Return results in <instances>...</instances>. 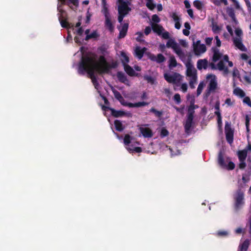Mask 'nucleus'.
Masks as SVG:
<instances>
[{
	"label": "nucleus",
	"mask_w": 251,
	"mask_h": 251,
	"mask_svg": "<svg viewBox=\"0 0 251 251\" xmlns=\"http://www.w3.org/2000/svg\"><path fill=\"white\" fill-rule=\"evenodd\" d=\"M111 66L107 63L104 56L99 57V62L96 60L95 55L90 52L83 55L78 64V73L80 75H83L87 73L89 77L91 79L95 88L97 89L99 87V83L95 75L97 72L99 74H107L110 71Z\"/></svg>",
	"instance_id": "1"
},
{
	"label": "nucleus",
	"mask_w": 251,
	"mask_h": 251,
	"mask_svg": "<svg viewBox=\"0 0 251 251\" xmlns=\"http://www.w3.org/2000/svg\"><path fill=\"white\" fill-rule=\"evenodd\" d=\"M226 162H228V165L226 164V162L225 161V159L224 157V154L222 151H220L218 153V162L219 165L222 168H226L228 170H232L235 168V164L234 163L230 161V158L229 157H227L226 158Z\"/></svg>",
	"instance_id": "2"
},
{
	"label": "nucleus",
	"mask_w": 251,
	"mask_h": 251,
	"mask_svg": "<svg viewBox=\"0 0 251 251\" xmlns=\"http://www.w3.org/2000/svg\"><path fill=\"white\" fill-rule=\"evenodd\" d=\"M237 154L239 161L238 167L240 169L243 170L247 166L245 160L248 155V152L246 150H242L238 151Z\"/></svg>",
	"instance_id": "3"
},
{
	"label": "nucleus",
	"mask_w": 251,
	"mask_h": 251,
	"mask_svg": "<svg viewBox=\"0 0 251 251\" xmlns=\"http://www.w3.org/2000/svg\"><path fill=\"white\" fill-rule=\"evenodd\" d=\"M102 109L104 110H106V109L110 110L112 116L115 118L121 117L124 116L131 117V114L129 112H126L122 110H116L114 108H110L105 105L102 106Z\"/></svg>",
	"instance_id": "4"
},
{
	"label": "nucleus",
	"mask_w": 251,
	"mask_h": 251,
	"mask_svg": "<svg viewBox=\"0 0 251 251\" xmlns=\"http://www.w3.org/2000/svg\"><path fill=\"white\" fill-rule=\"evenodd\" d=\"M118 2L119 4L118 8V13L126 15L131 10L128 5L130 3L124 0H118Z\"/></svg>",
	"instance_id": "5"
},
{
	"label": "nucleus",
	"mask_w": 251,
	"mask_h": 251,
	"mask_svg": "<svg viewBox=\"0 0 251 251\" xmlns=\"http://www.w3.org/2000/svg\"><path fill=\"white\" fill-rule=\"evenodd\" d=\"M193 50L196 55L199 56L204 53L206 50V48L204 44H201V41L198 40L196 42H193Z\"/></svg>",
	"instance_id": "6"
},
{
	"label": "nucleus",
	"mask_w": 251,
	"mask_h": 251,
	"mask_svg": "<svg viewBox=\"0 0 251 251\" xmlns=\"http://www.w3.org/2000/svg\"><path fill=\"white\" fill-rule=\"evenodd\" d=\"M225 130L227 142L230 144H232L233 141L234 130L228 122H226L225 124Z\"/></svg>",
	"instance_id": "7"
},
{
	"label": "nucleus",
	"mask_w": 251,
	"mask_h": 251,
	"mask_svg": "<svg viewBox=\"0 0 251 251\" xmlns=\"http://www.w3.org/2000/svg\"><path fill=\"white\" fill-rule=\"evenodd\" d=\"M164 77L167 82L174 84L179 82L181 79V75L177 73H175L173 75L165 73L164 75Z\"/></svg>",
	"instance_id": "8"
},
{
	"label": "nucleus",
	"mask_w": 251,
	"mask_h": 251,
	"mask_svg": "<svg viewBox=\"0 0 251 251\" xmlns=\"http://www.w3.org/2000/svg\"><path fill=\"white\" fill-rule=\"evenodd\" d=\"M186 67V75L191 77H197V70L191 63V60L189 59L185 63Z\"/></svg>",
	"instance_id": "9"
},
{
	"label": "nucleus",
	"mask_w": 251,
	"mask_h": 251,
	"mask_svg": "<svg viewBox=\"0 0 251 251\" xmlns=\"http://www.w3.org/2000/svg\"><path fill=\"white\" fill-rule=\"evenodd\" d=\"M235 208L236 209H238L240 207L244 204V194L240 190L237 192L235 196Z\"/></svg>",
	"instance_id": "10"
},
{
	"label": "nucleus",
	"mask_w": 251,
	"mask_h": 251,
	"mask_svg": "<svg viewBox=\"0 0 251 251\" xmlns=\"http://www.w3.org/2000/svg\"><path fill=\"white\" fill-rule=\"evenodd\" d=\"M206 78L207 79H210L207 88L209 89V91L214 92L217 89L218 85L216 75L212 74H209L207 75Z\"/></svg>",
	"instance_id": "11"
},
{
	"label": "nucleus",
	"mask_w": 251,
	"mask_h": 251,
	"mask_svg": "<svg viewBox=\"0 0 251 251\" xmlns=\"http://www.w3.org/2000/svg\"><path fill=\"white\" fill-rule=\"evenodd\" d=\"M193 117L187 116L186 121L184 124L185 132L187 134H189L190 132L191 128L193 124Z\"/></svg>",
	"instance_id": "12"
},
{
	"label": "nucleus",
	"mask_w": 251,
	"mask_h": 251,
	"mask_svg": "<svg viewBox=\"0 0 251 251\" xmlns=\"http://www.w3.org/2000/svg\"><path fill=\"white\" fill-rule=\"evenodd\" d=\"M118 29L119 30V34L118 36V39L124 38L126 35L127 32L128 28V24L124 23L122 27H119Z\"/></svg>",
	"instance_id": "13"
},
{
	"label": "nucleus",
	"mask_w": 251,
	"mask_h": 251,
	"mask_svg": "<svg viewBox=\"0 0 251 251\" xmlns=\"http://www.w3.org/2000/svg\"><path fill=\"white\" fill-rule=\"evenodd\" d=\"M139 130L145 138H151L153 136L152 130L149 127H140Z\"/></svg>",
	"instance_id": "14"
},
{
	"label": "nucleus",
	"mask_w": 251,
	"mask_h": 251,
	"mask_svg": "<svg viewBox=\"0 0 251 251\" xmlns=\"http://www.w3.org/2000/svg\"><path fill=\"white\" fill-rule=\"evenodd\" d=\"M166 46L168 48L173 49L174 52L180 48L175 39L172 38H170L168 40Z\"/></svg>",
	"instance_id": "15"
},
{
	"label": "nucleus",
	"mask_w": 251,
	"mask_h": 251,
	"mask_svg": "<svg viewBox=\"0 0 251 251\" xmlns=\"http://www.w3.org/2000/svg\"><path fill=\"white\" fill-rule=\"evenodd\" d=\"M147 50V48L146 47L141 48L139 46L136 47L135 49V53L136 56L139 59H141L143 57L144 54L145 53Z\"/></svg>",
	"instance_id": "16"
},
{
	"label": "nucleus",
	"mask_w": 251,
	"mask_h": 251,
	"mask_svg": "<svg viewBox=\"0 0 251 251\" xmlns=\"http://www.w3.org/2000/svg\"><path fill=\"white\" fill-rule=\"evenodd\" d=\"M208 65V63L206 59H199L197 61V67L199 70H201L202 69L206 70Z\"/></svg>",
	"instance_id": "17"
},
{
	"label": "nucleus",
	"mask_w": 251,
	"mask_h": 251,
	"mask_svg": "<svg viewBox=\"0 0 251 251\" xmlns=\"http://www.w3.org/2000/svg\"><path fill=\"white\" fill-rule=\"evenodd\" d=\"M117 76L120 82L123 83L126 85H129V81L124 73L122 72H118L117 74Z\"/></svg>",
	"instance_id": "18"
},
{
	"label": "nucleus",
	"mask_w": 251,
	"mask_h": 251,
	"mask_svg": "<svg viewBox=\"0 0 251 251\" xmlns=\"http://www.w3.org/2000/svg\"><path fill=\"white\" fill-rule=\"evenodd\" d=\"M233 43L236 47L241 51H246V48L243 44L242 40L240 38H235L233 39Z\"/></svg>",
	"instance_id": "19"
},
{
	"label": "nucleus",
	"mask_w": 251,
	"mask_h": 251,
	"mask_svg": "<svg viewBox=\"0 0 251 251\" xmlns=\"http://www.w3.org/2000/svg\"><path fill=\"white\" fill-rule=\"evenodd\" d=\"M151 28L153 31L156 33L158 35H160L162 34V31L164 30L163 27L157 24L152 23Z\"/></svg>",
	"instance_id": "20"
},
{
	"label": "nucleus",
	"mask_w": 251,
	"mask_h": 251,
	"mask_svg": "<svg viewBox=\"0 0 251 251\" xmlns=\"http://www.w3.org/2000/svg\"><path fill=\"white\" fill-rule=\"evenodd\" d=\"M124 70L125 72L130 76H133L136 75V73L133 68L128 64L123 63Z\"/></svg>",
	"instance_id": "21"
},
{
	"label": "nucleus",
	"mask_w": 251,
	"mask_h": 251,
	"mask_svg": "<svg viewBox=\"0 0 251 251\" xmlns=\"http://www.w3.org/2000/svg\"><path fill=\"white\" fill-rule=\"evenodd\" d=\"M212 49L214 53L212 60L214 62H216L221 58L222 54L220 52L219 50L217 48L213 47Z\"/></svg>",
	"instance_id": "22"
},
{
	"label": "nucleus",
	"mask_w": 251,
	"mask_h": 251,
	"mask_svg": "<svg viewBox=\"0 0 251 251\" xmlns=\"http://www.w3.org/2000/svg\"><path fill=\"white\" fill-rule=\"evenodd\" d=\"M105 26L111 32H113L114 26L111 21L110 17L105 18Z\"/></svg>",
	"instance_id": "23"
},
{
	"label": "nucleus",
	"mask_w": 251,
	"mask_h": 251,
	"mask_svg": "<svg viewBox=\"0 0 251 251\" xmlns=\"http://www.w3.org/2000/svg\"><path fill=\"white\" fill-rule=\"evenodd\" d=\"M112 92L114 95L115 98L119 101V102L122 104V103L125 101L124 98L122 97L121 94L117 90L112 89Z\"/></svg>",
	"instance_id": "24"
},
{
	"label": "nucleus",
	"mask_w": 251,
	"mask_h": 251,
	"mask_svg": "<svg viewBox=\"0 0 251 251\" xmlns=\"http://www.w3.org/2000/svg\"><path fill=\"white\" fill-rule=\"evenodd\" d=\"M198 106L197 105H195L194 104H191L188 108V113L187 116H191L194 117V115L195 113V109L198 108Z\"/></svg>",
	"instance_id": "25"
},
{
	"label": "nucleus",
	"mask_w": 251,
	"mask_h": 251,
	"mask_svg": "<svg viewBox=\"0 0 251 251\" xmlns=\"http://www.w3.org/2000/svg\"><path fill=\"white\" fill-rule=\"evenodd\" d=\"M114 123L117 131L121 132L124 130L125 127L120 120H116Z\"/></svg>",
	"instance_id": "26"
},
{
	"label": "nucleus",
	"mask_w": 251,
	"mask_h": 251,
	"mask_svg": "<svg viewBox=\"0 0 251 251\" xmlns=\"http://www.w3.org/2000/svg\"><path fill=\"white\" fill-rule=\"evenodd\" d=\"M175 52L178 55L181 61H182L183 62L185 63H186L185 62L186 59V55L185 53L182 51L180 48H179L176 50Z\"/></svg>",
	"instance_id": "27"
},
{
	"label": "nucleus",
	"mask_w": 251,
	"mask_h": 251,
	"mask_svg": "<svg viewBox=\"0 0 251 251\" xmlns=\"http://www.w3.org/2000/svg\"><path fill=\"white\" fill-rule=\"evenodd\" d=\"M60 1L62 4L69 5V3H72L75 6L78 5L79 0H59Z\"/></svg>",
	"instance_id": "28"
},
{
	"label": "nucleus",
	"mask_w": 251,
	"mask_h": 251,
	"mask_svg": "<svg viewBox=\"0 0 251 251\" xmlns=\"http://www.w3.org/2000/svg\"><path fill=\"white\" fill-rule=\"evenodd\" d=\"M250 245L249 241L247 239L239 246V251H247Z\"/></svg>",
	"instance_id": "29"
},
{
	"label": "nucleus",
	"mask_w": 251,
	"mask_h": 251,
	"mask_svg": "<svg viewBox=\"0 0 251 251\" xmlns=\"http://www.w3.org/2000/svg\"><path fill=\"white\" fill-rule=\"evenodd\" d=\"M177 62L174 56L172 55L169 61V67L170 68L176 67L177 66Z\"/></svg>",
	"instance_id": "30"
},
{
	"label": "nucleus",
	"mask_w": 251,
	"mask_h": 251,
	"mask_svg": "<svg viewBox=\"0 0 251 251\" xmlns=\"http://www.w3.org/2000/svg\"><path fill=\"white\" fill-rule=\"evenodd\" d=\"M233 93L236 96H239L241 98H243L245 96V92L239 88L235 89L233 91Z\"/></svg>",
	"instance_id": "31"
},
{
	"label": "nucleus",
	"mask_w": 251,
	"mask_h": 251,
	"mask_svg": "<svg viewBox=\"0 0 251 251\" xmlns=\"http://www.w3.org/2000/svg\"><path fill=\"white\" fill-rule=\"evenodd\" d=\"M149 111L150 112L153 113L154 114V115L158 118L161 117L163 114L162 111L157 110L154 107L151 108L150 109Z\"/></svg>",
	"instance_id": "32"
},
{
	"label": "nucleus",
	"mask_w": 251,
	"mask_h": 251,
	"mask_svg": "<svg viewBox=\"0 0 251 251\" xmlns=\"http://www.w3.org/2000/svg\"><path fill=\"white\" fill-rule=\"evenodd\" d=\"M226 13L233 20L235 19L234 10L232 8L228 7L226 10Z\"/></svg>",
	"instance_id": "33"
},
{
	"label": "nucleus",
	"mask_w": 251,
	"mask_h": 251,
	"mask_svg": "<svg viewBox=\"0 0 251 251\" xmlns=\"http://www.w3.org/2000/svg\"><path fill=\"white\" fill-rule=\"evenodd\" d=\"M166 60L165 57L161 53H159L157 55L156 61L157 63H161L164 62Z\"/></svg>",
	"instance_id": "34"
},
{
	"label": "nucleus",
	"mask_w": 251,
	"mask_h": 251,
	"mask_svg": "<svg viewBox=\"0 0 251 251\" xmlns=\"http://www.w3.org/2000/svg\"><path fill=\"white\" fill-rule=\"evenodd\" d=\"M102 9L101 10V12L103 13V14L105 18L109 17H110V13L109 12V10L108 8V6H102Z\"/></svg>",
	"instance_id": "35"
},
{
	"label": "nucleus",
	"mask_w": 251,
	"mask_h": 251,
	"mask_svg": "<svg viewBox=\"0 0 251 251\" xmlns=\"http://www.w3.org/2000/svg\"><path fill=\"white\" fill-rule=\"evenodd\" d=\"M217 67L220 71L224 70L225 72L227 71V68L225 67L224 63L223 61H220L217 64Z\"/></svg>",
	"instance_id": "36"
},
{
	"label": "nucleus",
	"mask_w": 251,
	"mask_h": 251,
	"mask_svg": "<svg viewBox=\"0 0 251 251\" xmlns=\"http://www.w3.org/2000/svg\"><path fill=\"white\" fill-rule=\"evenodd\" d=\"M98 36V35L97 34V32L96 31H94L91 34H87L85 38V40L86 41H88L90 39L97 38Z\"/></svg>",
	"instance_id": "37"
},
{
	"label": "nucleus",
	"mask_w": 251,
	"mask_h": 251,
	"mask_svg": "<svg viewBox=\"0 0 251 251\" xmlns=\"http://www.w3.org/2000/svg\"><path fill=\"white\" fill-rule=\"evenodd\" d=\"M212 28L215 33H218L221 30V28L216 23H212Z\"/></svg>",
	"instance_id": "38"
},
{
	"label": "nucleus",
	"mask_w": 251,
	"mask_h": 251,
	"mask_svg": "<svg viewBox=\"0 0 251 251\" xmlns=\"http://www.w3.org/2000/svg\"><path fill=\"white\" fill-rule=\"evenodd\" d=\"M194 6L198 10H201L202 8V4L201 2L198 0H196L193 2Z\"/></svg>",
	"instance_id": "39"
},
{
	"label": "nucleus",
	"mask_w": 251,
	"mask_h": 251,
	"mask_svg": "<svg viewBox=\"0 0 251 251\" xmlns=\"http://www.w3.org/2000/svg\"><path fill=\"white\" fill-rule=\"evenodd\" d=\"M147 2L146 3L147 7L150 10H153L155 7V4L153 3L152 0H146Z\"/></svg>",
	"instance_id": "40"
},
{
	"label": "nucleus",
	"mask_w": 251,
	"mask_h": 251,
	"mask_svg": "<svg viewBox=\"0 0 251 251\" xmlns=\"http://www.w3.org/2000/svg\"><path fill=\"white\" fill-rule=\"evenodd\" d=\"M124 142L125 145H129L131 142V137L129 134H126L124 139Z\"/></svg>",
	"instance_id": "41"
},
{
	"label": "nucleus",
	"mask_w": 251,
	"mask_h": 251,
	"mask_svg": "<svg viewBox=\"0 0 251 251\" xmlns=\"http://www.w3.org/2000/svg\"><path fill=\"white\" fill-rule=\"evenodd\" d=\"M197 77L191 78V79L189 81V86L191 89H194L195 88L194 84L197 82Z\"/></svg>",
	"instance_id": "42"
},
{
	"label": "nucleus",
	"mask_w": 251,
	"mask_h": 251,
	"mask_svg": "<svg viewBox=\"0 0 251 251\" xmlns=\"http://www.w3.org/2000/svg\"><path fill=\"white\" fill-rule=\"evenodd\" d=\"M149 103L145 101H140L138 102L134 103V107H139L141 106H144L148 105Z\"/></svg>",
	"instance_id": "43"
},
{
	"label": "nucleus",
	"mask_w": 251,
	"mask_h": 251,
	"mask_svg": "<svg viewBox=\"0 0 251 251\" xmlns=\"http://www.w3.org/2000/svg\"><path fill=\"white\" fill-rule=\"evenodd\" d=\"M174 100L176 101V103L178 104L181 103V100L180 96L179 94H176L174 96Z\"/></svg>",
	"instance_id": "44"
},
{
	"label": "nucleus",
	"mask_w": 251,
	"mask_h": 251,
	"mask_svg": "<svg viewBox=\"0 0 251 251\" xmlns=\"http://www.w3.org/2000/svg\"><path fill=\"white\" fill-rule=\"evenodd\" d=\"M59 21L62 27L64 28L68 27L69 24L66 20H60L59 18Z\"/></svg>",
	"instance_id": "45"
},
{
	"label": "nucleus",
	"mask_w": 251,
	"mask_h": 251,
	"mask_svg": "<svg viewBox=\"0 0 251 251\" xmlns=\"http://www.w3.org/2000/svg\"><path fill=\"white\" fill-rule=\"evenodd\" d=\"M169 135V131L165 128H163L160 132V136L162 138L165 137Z\"/></svg>",
	"instance_id": "46"
},
{
	"label": "nucleus",
	"mask_w": 251,
	"mask_h": 251,
	"mask_svg": "<svg viewBox=\"0 0 251 251\" xmlns=\"http://www.w3.org/2000/svg\"><path fill=\"white\" fill-rule=\"evenodd\" d=\"M146 54L148 55V58L151 60L152 61H156V56L154 54H152L150 52L146 53Z\"/></svg>",
	"instance_id": "47"
},
{
	"label": "nucleus",
	"mask_w": 251,
	"mask_h": 251,
	"mask_svg": "<svg viewBox=\"0 0 251 251\" xmlns=\"http://www.w3.org/2000/svg\"><path fill=\"white\" fill-rule=\"evenodd\" d=\"M171 17L173 19L175 23L179 22L180 20V18L177 15L176 13L175 12L172 13Z\"/></svg>",
	"instance_id": "48"
},
{
	"label": "nucleus",
	"mask_w": 251,
	"mask_h": 251,
	"mask_svg": "<svg viewBox=\"0 0 251 251\" xmlns=\"http://www.w3.org/2000/svg\"><path fill=\"white\" fill-rule=\"evenodd\" d=\"M121 55L124 58V59L125 60V62L124 61H122L123 63H125L126 64V63H127L129 62V57L126 55V54L125 52H122Z\"/></svg>",
	"instance_id": "49"
},
{
	"label": "nucleus",
	"mask_w": 251,
	"mask_h": 251,
	"mask_svg": "<svg viewBox=\"0 0 251 251\" xmlns=\"http://www.w3.org/2000/svg\"><path fill=\"white\" fill-rule=\"evenodd\" d=\"M138 35V36L136 37V41L139 42H141L144 40H142V38L143 37V34L142 32H138L136 33Z\"/></svg>",
	"instance_id": "50"
},
{
	"label": "nucleus",
	"mask_w": 251,
	"mask_h": 251,
	"mask_svg": "<svg viewBox=\"0 0 251 251\" xmlns=\"http://www.w3.org/2000/svg\"><path fill=\"white\" fill-rule=\"evenodd\" d=\"M152 21L155 23V24H157L160 21V19L157 15L154 14L152 16Z\"/></svg>",
	"instance_id": "51"
},
{
	"label": "nucleus",
	"mask_w": 251,
	"mask_h": 251,
	"mask_svg": "<svg viewBox=\"0 0 251 251\" xmlns=\"http://www.w3.org/2000/svg\"><path fill=\"white\" fill-rule=\"evenodd\" d=\"M161 35H162V37L163 39H170V34L168 31H165L163 33L162 32V34Z\"/></svg>",
	"instance_id": "52"
},
{
	"label": "nucleus",
	"mask_w": 251,
	"mask_h": 251,
	"mask_svg": "<svg viewBox=\"0 0 251 251\" xmlns=\"http://www.w3.org/2000/svg\"><path fill=\"white\" fill-rule=\"evenodd\" d=\"M243 102L247 104L250 107H251V100L250 98L248 97H246L244 98Z\"/></svg>",
	"instance_id": "53"
},
{
	"label": "nucleus",
	"mask_w": 251,
	"mask_h": 251,
	"mask_svg": "<svg viewBox=\"0 0 251 251\" xmlns=\"http://www.w3.org/2000/svg\"><path fill=\"white\" fill-rule=\"evenodd\" d=\"M91 16H92L91 14L89 12V11H88L87 13H86V20H85V23L86 24H89V23Z\"/></svg>",
	"instance_id": "54"
},
{
	"label": "nucleus",
	"mask_w": 251,
	"mask_h": 251,
	"mask_svg": "<svg viewBox=\"0 0 251 251\" xmlns=\"http://www.w3.org/2000/svg\"><path fill=\"white\" fill-rule=\"evenodd\" d=\"M122 105L124 106H128L130 108L134 107V103H131V102H127L124 101L123 103H122Z\"/></svg>",
	"instance_id": "55"
},
{
	"label": "nucleus",
	"mask_w": 251,
	"mask_h": 251,
	"mask_svg": "<svg viewBox=\"0 0 251 251\" xmlns=\"http://www.w3.org/2000/svg\"><path fill=\"white\" fill-rule=\"evenodd\" d=\"M144 79L148 81L149 82L153 83L154 81L153 78L151 76L149 75H145Z\"/></svg>",
	"instance_id": "56"
},
{
	"label": "nucleus",
	"mask_w": 251,
	"mask_h": 251,
	"mask_svg": "<svg viewBox=\"0 0 251 251\" xmlns=\"http://www.w3.org/2000/svg\"><path fill=\"white\" fill-rule=\"evenodd\" d=\"M202 89H203V85L202 83H201L198 85L197 90L198 95H199L201 93Z\"/></svg>",
	"instance_id": "57"
},
{
	"label": "nucleus",
	"mask_w": 251,
	"mask_h": 251,
	"mask_svg": "<svg viewBox=\"0 0 251 251\" xmlns=\"http://www.w3.org/2000/svg\"><path fill=\"white\" fill-rule=\"evenodd\" d=\"M151 29H152V28L150 26H147L145 28V30H144V33H145V35H148L151 32Z\"/></svg>",
	"instance_id": "58"
},
{
	"label": "nucleus",
	"mask_w": 251,
	"mask_h": 251,
	"mask_svg": "<svg viewBox=\"0 0 251 251\" xmlns=\"http://www.w3.org/2000/svg\"><path fill=\"white\" fill-rule=\"evenodd\" d=\"M213 40L212 37H207L205 38V43L207 45H210L212 43V41Z\"/></svg>",
	"instance_id": "59"
},
{
	"label": "nucleus",
	"mask_w": 251,
	"mask_h": 251,
	"mask_svg": "<svg viewBox=\"0 0 251 251\" xmlns=\"http://www.w3.org/2000/svg\"><path fill=\"white\" fill-rule=\"evenodd\" d=\"M119 15L118 17V22L120 23H121L123 20L124 18L126 16L124 14L118 13Z\"/></svg>",
	"instance_id": "60"
},
{
	"label": "nucleus",
	"mask_w": 251,
	"mask_h": 251,
	"mask_svg": "<svg viewBox=\"0 0 251 251\" xmlns=\"http://www.w3.org/2000/svg\"><path fill=\"white\" fill-rule=\"evenodd\" d=\"M215 39L216 40V44L217 47H220L221 46V42L220 39L218 36H216Z\"/></svg>",
	"instance_id": "61"
},
{
	"label": "nucleus",
	"mask_w": 251,
	"mask_h": 251,
	"mask_svg": "<svg viewBox=\"0 0 251 251\" xmlns=\"http://www.w3.org/2000/svg\"><path fill=\"white\" fill-rule=\"evenodd\" d=\"M246 3V4L248 7V11L249 12H251V3L250 2L249 0H244Z\"/></svg>",
	"instance_id": "62"
},
{
	"label": "nucleus",
	"mask_w": 251,
	"mask_h": 251,
	"mask_svg": "<svg viewBox=\"0 0 251 251\" xmlns=\"http://www.w3.org/2000/svg\"><path fill=\"white\" fill-rule=\"evenodd\" d=\"M228 233L226 231H219L217 232V235L220 236H226Z\"/></svg>",
	"instance_id": "63"
},
{
	"label": "nucleus",
	"mask_w": 251,
	"mask_h": 251,
	"mask_svg": "<svg viewBox=\"0 0 251 251\" xmlns=\"http://www.w3.org/2000/svg\"><path fill=\"white\" fill-rule=\"evenodd\" d=\"M235 32L237 36L240 37L242 35V31L240 28L236 29L235 30Z\"/></svg>",
	"instance_id": "64"
}]
</instances>
